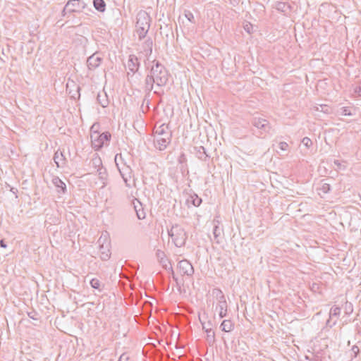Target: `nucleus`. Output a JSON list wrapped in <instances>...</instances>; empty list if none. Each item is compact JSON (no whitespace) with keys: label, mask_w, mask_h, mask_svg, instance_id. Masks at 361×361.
<instances>
[{"label":"nucleus","mask_w":361,"mask_h":361,"mask_svg":"<svg viewBox=\"0 0 361 361\" xmlns=\"http://www.w3.org/2000/svg\"><path fill=\"white\" fill-rule=\"evenodd\" d=\"M90 285L92 286V288H94V289H97L99 290H101V283H100V281L97 279H92L91 281H90Z\"/></svg>","instance_id":"7c9ffc66"},{"label":"nucleus","mask_w":361,"mask_h":361,"mask_svg":"<svg viewBox=\"0 0 361 361\" xmlns=\"http://www.w3.org/2000/svg\"><path fill=\"white\" fill-rule=\"evenodd\" d=\"M156 255L157 258L159 259L160 263L166 262L168 261L167 259L165 258V253L160 250H157Z\"/></svg>","instance_id":"c756f323"},{"label":"nucleus","mask_w":361,"mask_h":361,"mask_svg":"<svg viewBox=\"0 0 361 361\" xmlns=\"http://www.w3.org/2000/svg\"><path fill=\"white\" fill-rule=\"evenodd\" d=\"M54 161L58 168L63 167L66 164V157L63 152L56 151L54 155Z\"/></svg>","instance_id":"a211bd4d"},{"label":"nucleus","mask_w":361,"mask_h":361,"mask_svg":"<svg viewBox=\"0 0 361 361\" xmlns=\"http://www.w3.org/2000/svg\"><path fill=\"white\" fill-rule=\"evenodd\" d=\"M132 203L134 210L136 212L137 217L139 219H144L146 216V214L142 207V204L136 198L133 200Z\"/></svg>","instance_id":"dca6fc26"},{"label":"nucleus","mask_w":361,"mask_h":361,"mask_svg":"<svg viewBox=\"0 0 361 361\" xmlns=\"http://www.w3.org/2000/svg\"><path fill=\"white\" fill-rule=\"evenodd\" d=\"M94 125H93L91 128V143L92 147L95 151L100 150L104 145H109V142L111 138V135L109 132L106 131L102 133H99L97 131H94L92 129L94 128Z\"/></svg>","instance_id":"20e7f679"},{"label":"nucleus","mask_w":361,"mask_h":361,"mask_svg":"<svg viewBox=\"0 0 361 361\" xmlns=\"http://www.w3.org/2000/svg\"><path fill=\"white\" fill-rule=\"evenodd\" d=\"M152 40L151 39H147L143 44L144 51L146 54H151L152 52Z\"/></svg>","instance_id":"bb28decb"},{"label":"nucleus","mask_w":361,"mask_h":361,"mask_svg":"<svg viewBox=\"0 0 361 361\" xmlns=\"http://www.w3.org/2000/svg\"><path fill=\"white\" fill-rule=\"evenodd\" d=\"M221 234V229L219 227V226H214L213 228V235H214V240L216 243H220V236Z\"/></svg>","instance_id":"cd10ccee"},{"label":"nucleus","mask_w":361,"mask_h":361,"mask_svg":"<svg viewBox=\"0 0 361 361\" xmlns=\"http://www.w3.org/2000/svg\"><path fill=\"white\" fill-rule=\"evenodd\" d=\"M118 361H132V359L128 353H123Z\"/></svg>","instance_id":"c9c22d12"},{"label":"nucleus","mask_w":361,"mask_h":361,"mask_svg":"<svg viewBox=\"0 0 361 361\" xmlns=\"http://www.w3.org/2000/svg\"><path fill=\"white\" fill-rule=\"evenodd\" d=\"M97 100L98 104H99L103 108L106 107L109 104L108 95L104 90L98 92Z\"/></svg>","instance_id":"6ab92c4d"},{"label":"nucleus","mask_w":361,"mask_h":361,"mask_svg":"<svg viewBox=\"0 0 361 361\" xmlns=\"http://www.w3.org/2000/svg\"><path fill=\"white\" fill-rule=\"evenodd\" d=\"M103 61L98 52H95L89 56L87 59V66L90 71H94L98 68Z\"/></svg>","instance_id":"f8f14e48"},{"label":"nucleus","mask_w":361,"mask_h":361,"mask_svg":"<svg viewBox=\"0 0 361 361\" xmlns=\"http://www.w3.org/2000/svg\"><path fill=\"white\" fill-rule=\"evenodd\" d=\"M334 163L335 165H336L338 166H341V163L339 162L338 160H334Z\"/></svg>","instance_id":"864d4df0"},{"label":"nucleus","mask_w":361,"mask_h":361,"mask_svg":"<svg viewBox=\"0 0 361 361\" xmlns=\"http://www.w3.org/2000/svg\"><path fill=\"white\" fill-rule=\"evenodd\" d=\"M204 332L207 334L206 339H207V343L209 344V345L212 346L216 341L214 331L209 330V331H206Z\"/></svg>","instance_id":"a878e982"},{"label":"nucleus","mask_w":361,"mask_h":361,"mask_svg":"<svg viewBox=\"0 0 361 361\" xmlns=\"http://www.w3.org/2000/svg\"><path fill=\"white\" fill-rule=\"evenodd\" d=\"M93 164L95 166H98L97 172L99 178L102 181L104 186L106 185L107 180V171L106 168L102 166V160L100 159H96L93 160Z\"/></svg>","instance_id":"ddd939ff"},{"label":"nucleus","mask_w":361,"mask_h":361,"mask_svg":"<svg viewBox=\"0 0 361 361\" xmlns=\"http://www.w3.org/2000/svg\"><path fill=\"white\" fill-rule=\"evenodd\" d=\"M163 266V267L166 269V270H169V267L168 265L166 264V262H163V263H161Z\"/></svg>","instance_id":"603ef678"},{"label":"nucleus","mask_w":361,"mask_h":361,"mask_svg":"<svg viewBox=\"0 0 361 361\" xmlns=\"http://www.w3.org/2000/svg\"><path fill=\"white\" fill-rule=\"evenodd\" d=\"M27 316L32 319H34V320H38L39 318H38V313L35 311H31V312H27Z\"/></svg>","instance_id":"4c0bfd02"},{"label":"nucleus","mask_w":361,"mask_h":361,"mask_svg":"<svg viewBox=\"0 0 361 361\" xmlns=\"http://www.w3.org/2000/svg\"><path fill=\"white\" fill-rule=\"evenodd\" d=\"M68 13V11L65 10V6L63 7L62 11H61V16L63 17L66 16V15Z\"/></svg>","instance_id":"3c124183"},{"label":"nucleus","mask_w":361,"mask_h":361,"mask_svg":"<svg viewBox=\"0 0 361 361\" xmlns=\"http://www.w3.org/2000/svg\"><path fill=\"white\" fill-rule=\"evenodd\" d=\"M86 8L89 11H92L90 8H88L87 4L82 0H68L65 5V10L68 11V13H79Z\"/></svg>","instance_id":"0eeeda50"},{"label":"nucleus","mask_w":361,"mask_h":361,"mask_svg":"<svg viewBox=\"0 0 361 361\" xmlns=\"http://www.w3.org/2000/svg\"><path fill=\"white\" fill-rule=\"evenodd\" d=\"M319 190L324 194L328 193L331 190V185L330 184L324 182V180L322 181L321 187L319 188Z\"/></svg>","instance_id":"c85d7f7f"},{"label":"nucleus","mask_w":361,"mask_h":361,"mask_svg":"<svg viewBox=\"0 0 361 361\" xmlns=\"http://www.w3.org/2000/svg\"><path fill=\"white\" fill-rule=\"evenodd\" d=\"M169 271L171 272V276H172L173 281H177V276H176L175 272H174L171 265L169 267Z\"/></svg>","instance_id":"c03bdc74"},{"label":"nucleus","mask_w":361,"mask_h":361,"mask_svg":"<svg viewBox=\"0 0 361 361\" xmlns=\"http://www.w3.org/2000/svg\"><path fill=\"white\" fill-rule=\"evenodd\" d=\"M212 295L216 298L218 303L216 306V311L219 312V315L221 318L225 317L227 314V302L225 295L221 290L219 288H214L212 290Z\"/></svg>","instance_id":"423d86ee"},{"label":"nucleus","mask_w":361,"mask_h":361,"mask_svg":"<svg viewBox=\"0 0 361 361\" xmlns=\"http://www.w3.org/2000/svg\"><path fill=\"white\" fill-rule=\"evenodd\" d=\"M195 154L197 159L206 161L209 157L203 146L195 147Z\"/></svg>","instance_id":"412c9836"},{"label":"nucleus","mask_w":361,"mask_h":361,"mask_svg":"<svg viewBox=\"0 0 361 361\" xmlns=\"http://www.w3.org/2000/svg\"><path fill=\"white\" fill-rule=\"evenodd\" d=\"M187 202L191 203L195 207H199L202 204V200L196 193L193 192L190 195Z\"/></svg>","instance_id":"393cba45"},{"label":"nucleus","mask_w":361,"mask_h":361,"mask_svg":"<svg viewBox=\"0 0 361 361\" xmlns=\"http://www.w3.org/2000/svg\"><path fill=\"white\" fill-rule=\"evenodd\" d=\"M274 8L283 13L285 16H288L293 9L292 6L288 2L276 1Z\"/></svg>","instance_id":"4468645a"},{"label":"nucleus","mask_w":361,"mask_h":361,"mask_svg":"<svg viewBox=\"0 0 361 361\" xmlns=\"http://www.w3.org/2000/svg\"><path fill=\"white\" fill-rule=\"evenodd\" d=\"M10 191L12 192L16 195V198H18V195H17L18 190L16 188L11 187L10 189Z\"/></svg>","instance_id":"8fccbe9b"},{"label":"nucleus","mask_w":361,"mask_h":361,"mask_svg":"<svg viewBox=\"0 0 361 361\" xmlns=\"http://www.w3.org/2000/svg\"><path fill=\"white\" fill-rule=\"evenodd\" d=\"M351 351L353 353V356L356 357L360 353V348L358 346L355 345L352 347Z\"/></svg>","instance_id":"a19ab883"},{"label":"nucleus","mask_w":361,"mask_h":361,"mask_svg":"<svg viewBox=\"0 0 361 361\" xmlns=\"http://www.w3.org/2000/svg\"><path fill=\"white\" fill-rule=\"evenodd\" d=\"M178 162L179 164L188 163L186 155L184 152H181L178 157Z\"/></svg>","instance_id":"473e14b6"},{"label":"nucleus","mask_w":361,"mask_h":361,"mask_svg":"<svg viewBox=\"0 0 361 361\" xmlns=\"http://www.w3.org/2000/svg\"><path fill=\"white\" fill-rule=\"evenodd\" d=\"M51 182L53 185L56 187V192L58 193L63 195L66 193V185L59 176H54L51 180Z\"/></svg>","instance_id":"2eb2a0df"},{"label":"nucleus","mask_w":361,"mask_h":361,"mask_svg":"<svg viewBox=\"0 0 361 361\" xmlns=\"http://www.w3.org/2000/svg\"><path fill=\"white\" fill-rule=\"evenodd\" d=\"M0 247L3 248H6L7 247L6 242L3 239L0 240Z\"/></svg>","instance_id":"de8ad7c7"},{"label":"nucleus","mask_w":361,"mask_h":361,"mask_svg":"<svg viewBox=\"0 0 361 361\" xmlns=\"http://www.w3.org/2000/svg\"><path fill=\"white\" fill-rule=\"evenodd\" d=\"M154 84H156L154 78H152V75L148 73L145 80V91L146 92V96L149 95L153 90Z\"/></svg>","instance_id":"f3484780"},{"label":"nucleus","mask_w":361,"mask_h":361,"mask_svg":"<svg viewBox=\"0 0 361 361\" xmlns=\"http://www.w3.org/2000/svg\"><path fill=\"white\" fill-rule=\"evenodd\" d=\"M172 133L169 126L163 123L154 130V145L159 151L164 150L171 143Z\"/></svg>","instance_id":"f257e3e1"},{"label":"nucleus","mask_w":361,"mask_h":361,"mask_svg":"<svg viewBox=\"0 0 361 361\" xmlns=\"http://www.w3.org/2000/svg\"><path fill=\"white\" fill-rule=\"evenodd\" d=\"M149 74L154 78L159 87L165 86L169 80V73L166 68L158 61H154Z\"/></svg>","instance_id":"f03ea898"},{"label":"nucleus","mask_w":361,"mask_h":361,"mask_svg":"<svg viewBox=\"0 0 361 361\" xmlns=\"http://www.w3.org/2000/svg\"><path fill=\"white\" fill-rule=\"evenodd\" d=\"M230 4H231L233 6H236L238 5L240 0H228Z\"/></svg>","instance_id":"a18cd8bd"},{"label":"nucleus","mask_w":361,"mask_h":361,"mask_svg":"<svg viewBox=\"0 0 361 361\" xmlns=\"http://www.w3.org/2000/svg\"><path fill=\"white\" fill-rule=\"evenodd\" d=\"M301 142L302 143V145H304L307 148L310 147L312 145V140L307 137H303Z\"/></svg>","instance_id":"f704fd0d"},{"label":"nucleus","mask_w":361,"mask_h":361,"mask_svg":"<svg viewBox=\"0 0 361 361\" xmlns=\"http://www.w3.org/2000/svg\"><path fill=\"white\" fill-rule=\"evenodd\" d=\"M288 147V145L286 142H281L279 143V148L281 150H283V151L286 150Z\"/></svg>","instance_id":"37998d69"},{"label":"nucleus","mask_w":361,"mask_h":361,"mask_svg":"<svg viewBox=\"0 0 361 361\" xmlns=\"http://www.w3.org/2000/svg\"><path fill=\"white\" fill-rule=\"evenodd\" d=\"M80 90V87L79 86L77 87V92H79ZM78 94L80 95V93H78Z\"/></svg>","instance_id":"6e6d98bb"},{"label":"nucleus","mask_w":361,"mask_h":361,"mask_svg":"<svg viewBox=\"0 0 361 361\" xmlns=\"http://www.w3.org/2000/svg\"><path fill=\"white\" fill-rule=\"evenodd\" d=\"M180 171L183 176H187L189 173L188 163L180 164Z\"/></svg>","instance_id":"2f4dec72"},{"label":"nucleus","mask_w":361,"mask_h":361,"mask_svg":"<svg viewBox=\"0 0 361 361\" xmlns=\"http://www.w3.org/2000/svg\"><path fill=\"white\" fill-rule=\"evenodd\" d=\"M176 282V286L177 287L178 290L180 291L181 289V283L178 281V279H177V281H174Z\"/></svg>","instance_id":"09e8293b"},{"label":"nucleus","mask_w":361,"mask_h":361,"mask_svg":"<svg viewBox=\"0 0 361 361\" xmlns=\"http://www.w3.org/2000/svg\"><path fill=\"white\" fill-rule=\"evenodd\" d=\"M342 114L344 115V116H350V115H352L350 109L347 106H345V107L342 108Z\"/></svg>","instance_id":"79ce46f5"},{"label":"nucleus","mask_w":361,"mask_h":361,"mask_svg":"<svg viewBox=\"0 0 361 361\" xmlns=\"http://www.w3.org/2000/svg\"><path fill=\"white\" fill-rule=\"evenodd\" d=\"M140 66V63L138 58L134 54H130L128 57L127 64V67L129 70L127 74L128 77L129 78L130 73H132L131 77H133V75L138 71Z\"/></svg>","instance_id":"9b49d317"},{"label":"nucleus","mask_w":361,"mask_h":361,"mask_svg":"<svg viewBox=\"0 0 361 361\" xmlns=\"http://www.w3.org/2000/svg\"><path fill=\"white\" fill-rule=\"evenodd\" d=\"M154 93L155 94L158 95V96H161L164 92L160 93V92H158V91H154Z\"/></svg>","instance_id":"5fc2aeb1"},{"label":"nucleus","mask_w":361,"mask_h":361,"mask_svg":"<svg viewBox=\"0 0 361 361\" xmlns=\"http://www.w3.org/2000/svg\"><path fill=\"white\" fill-rule=\"evenodd\" d=\"M178 269L182 276H192L194 274V267L190 261L183 259L178 262Z\"/></svg>","instance_id":"9d476101"},{"label":"nucleus","mask_w":361,"mask_h":361,"mask_svg":"<svg viewBox=\"0 0 361 361\" xmlns=\"http://www.w3.org/2000/svg\"><path fill=\"white\" fill-rule=\"evenodd\" d=\"M345 309L346 314L352 313L353 310L352 304L350 302H346L345 305Z\"/></svg>","instance_id":"58836bf2"},{"label":"nucleus","mask_w":361,"mask_h":361,"mask_svg":"<svg viewBox=\"0 0 361 361\" xmlns=\"http://www.w3.org/2000/svg\"><path fill=\"white\" fill-rule=\"evenodd\" d=\"M200 321L202 324V329L204 331L214 330V327L215 326V321L214 319L203 320L201 318H200Z\"/></svg>","instance_id":"5701e85b"},{"label":"nucleus","mask_w":361,"mask_h":361,"mask_svg":"<svg viewBox=\"0 0 361 361\" xmlns=\"http://www.w3.org/2000/svg\"><path fill=\"white\" fill-rule=\"evenodd\" d=\"M150 27V16L145 11H140L137 14L136 31L139 39L145 37Z\"/></svg>","instance_id":"7ed1b4c3"},{"label":"nucleus","mask_w":361,"mask_h":361,"mask_svg":"<svg viewBox=\"0 0 361 361\" xmlns=\"http://www.w3.org/2000/svg\"><path fill=\"white\" fill-rule=\"evenodd\" d=\"M245 30L248 32V33H251V30L250 29L252 28V25L251 24H247L245 27H244Z\"/></svg>","instance_id":"49530a36"},{"label":"nucleus","mask_w":361,"mask_h":361,"mask_svg":"<svg viewBox=\"0 0 361 361\" xmlns=\"http://www.w3.org/2000/svg\"><path fill=\"white\" fill-rule=\"evenodd\" d=\"M341 313V308L338 307H333L330 310V314L333 316H339Z\"/></svg>","instance_id":"72a5a7b5"},{"label":"nucleus","mask_w":361,"mask_h":361,"mask_svg":"<svg viewBox=\"0 0 361 361\" xmlns=\"http://www.w3.org/2000/svg\"><path fill=\"white\" fill-rule=\"evenodd\" d=\"M118 155L119 154H117L115 156L116 165L117 166V169H118L122 178L123 179V181L125 182L126 185L127 187L130 188V185L128 183V180H129V178H131V175L133 173V170L131 169V168L129 166H127L126 164H124L121 168L119 167L118 164L117 163V158H118Z\"/></svg>","instance_id":"1a4fd4ad"},{"label":"nucleus","mask_w":361,"mask_h":361,"mask_svg":"<svg viewBox=\"0 0 361 361\" xmlns=\"http://www.w3.org/2000/svg\"><path fill=\"white\" fill-rule=\"evenodd\" d=\"M93 6L99 13H104L106 8V4L104 0H93Z\"/></svg>","instance_id":"4be33fe9"},{"label":"nucleus","mask_w":361,"mask_h":361,"mask_svg":"<svg viewBox=\"0 0 361 361\" xmlns=\"http://www.w3.org/2000/svg\"><path fill=\"white\" fill-rule=\"evenodd\" d=\"M169 235L171 237L172 242L178 247L185 245L188 235L185 230L179 225L173 226L170 231H168Z\"/></svg>","instance_id":"39448f33"},{"label":"nucleus","mask_w":361,"mask_h":361,"mask_svg":"<svg viewBox=\"0 0 361 361\" xmlns=\"http://www.w3.org/2000/svg\"><path fill=\"white\" fill-rule=\"evenodd\" d=\"M100 252V257L102 260H108L110 258V251L108 248V245L104 247V244H101V238L98 240Z\"/></svg>","instance_id":"aec40b11"},{"label":"nucleus","mask_w":361,"mask_h":361,"mask_svg":"<svg viewBox=\"0 0 361 361\" xmlns=\"http://www.w3.org/2000/svg\"><path fill=\"white\" fill-rule=\"evenodd\" d=\"M320 285L317 283H313L310 286V289L313 292H319Z\"/></svg>","instance_id":"ea45409f"},{"label":"nucleus","mask_w":361,"mask_h":361,"mask_svg":"<svg viewBox=\"0 0 361 361\" xmlns=\"http://www.w3.org/2000/svg\"><path fill=\"white\" fill-rule=\"evenodd\" d=\"M185 18L191 23H194V16L190 11H185Z\"/></svg>","instance_id":"e433bc0d"},{"label":"nucleus","mask_w":361,"mask_h":361,"mask_svg":"<svg viewBox=\"0 0 361 361\" xmlns=\"http://www.w3.org/2000/svg\"><path fill=\"white\" fill-rule=\"evenodd\" d=\"M251 123L254 127L259 130L260 135L269 133L271 128L269 121L260 117H254Z\"/></svg>","instance_id":"6e6552de"},{"label":"nucleus","mask_w":361,"mask_h":361,"mask_svg":"<svg viewBox=\"0 0 361 361\" xmlns=\"http://www.w3.org/2000/svg\"><path fill=\"white\" fill-rule=\"evenodd\" d=\"M233 328L234 324L230 319L224 320L220 325V329L224 332H231L233 331Z\"/></svg>","instance_id":"b1692460"}]
</instances>
